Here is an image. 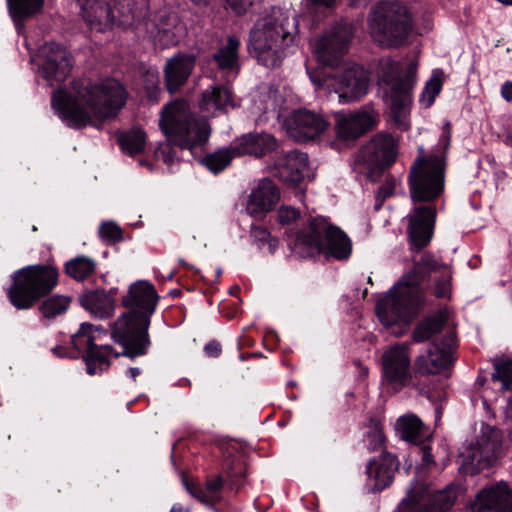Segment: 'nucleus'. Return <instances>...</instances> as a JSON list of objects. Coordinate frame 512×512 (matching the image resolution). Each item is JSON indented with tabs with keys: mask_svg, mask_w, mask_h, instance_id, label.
I'll use <instances>...</instances> for the list:
<instances>
[{
	"mask_svg": "<svg viewBox=\"0 0 512 512\" xmlns=\"http://www.w3.org/2000/svg\"><path fill=\"white\" fill-rule=\"evenodd\" d=\"M352 36V25L341 22L331 27L314 45L318 61L326 68L319 75L310 74V79L316 90L338 93L342 102L361 99L369 88L367 71L358 64L344 61Z\"/></svg>",
	"mask_w": 512,
	"mask_h": 512,
	"instance_id": "f257e3e1",
	"label": "nucleus"
},
{
	"mask_svg": "<svg viewBox=\"0 0 512 512\" xmlns=\"http://www.w3.org/2000/svg\"><path fill=\"white\" fill-rule=\"evenodd\" d=\"M128 93L115 79L96 83L74 82L72 90H57L52 107L70 127L81 128L95 121L115 118L127 101Z\"/></svg>",
	"mask_w": 512,
	"mask_h": 512,
	"instance_id": "f03ea898",
	"label": "nucleus"
},
{
	"mask_svg": "<svg viewBox=\"0 0 512 512\" xmlns=\"http://www.w3.org/2000/svg\"><path fill=\"white\" fill-rule=\"evenodd\" d=\"M444 168L438 156H419L410 168L408 184L414 206L407 216V232L413 249L425 247L432 239L436 210L431 202L444 190Z\"/></svg>",
	"mask_w": 512,
	"mask_h": 512,
	"instance_id": "7ed1b4c3",
	"label": "nucleus"
},
{
	"mask_svg": "<svg viewBox=\"0 0 512 512\" xmlns=\"http://www.w3.org/2000/svg\"><path fill=\"white\" fill-rule=\"evenodd\" d=\"M433 255L425 253L415 263L413 269L404 274L399 282L378 301L376 313L386 326L407 325L419 311L423 302L420 284L431 272L442 268Z\"/></svg>",
	"mask_w": 512,
	"mask_h": 512,
	"instance_id": "20e7f679",
	"label": "nucleus"
},
{
	"mask_svg": "<svg viewBox=\"0 0 512 512\" xmlns=\"http://www.w3.org/2000/svg\"><path fill=\"white\" fill-rule=\"evenodd\" d=\"M297 33L296 12L273 7L251 29L248 47L260 64L274 68L281 63L284 50L295 42Z\"/></svg>",
	"mask_w": 512,
	"mask_h": 512,
	"instance_id": "39448f33",
	"label": "nucleus"
},
{
	"mask_svg": "<svg viewBox=\"0 0 512 512\" xmlns=\"http://www.w3.org/2000/svg\"><path fill=\"white\" fill-rule=\"evenodd\" d=\"M367 30L372 41L383 48H397L407 43L413 20L406 5L396 0L376 3L367 16Z\"/></svg>",
	"mask_w": 512,
	"mask_h": 512,
	"instance_id": "423d86ee",
	"label": "nucleus"
},
{
	"mask_svg": "<svg viewBox=\"0 0 512 512\" xmlns=\"http://www.w3.org/2000/svg\"><path fill=\"white\" fill-rule=\"evenodd\" d=\"M288 245L291 251L301 258L324 253L344 260L352 252L349 237L324 217L309 219L307 225L297 233L293 241H289Z\"/></svg>",
	"mask_w": 512,
	"mask_h": 512,
	"instance_id": "0eeeda50",
	"label": "nucleus"
},
{
	"mask_svg": "<svg viewBox=\"0 0 512 512\" xmlns=\"http://www.w3.org/2000/svg\"><path fill=\"white\" fill-rule=\"evenodd\" d=\"M159 125L169 142L191 152L203 146L211 134L208 121L195 116L185 100L166 104L161 110Z\"/></svg>",
	"mask_w": 512,
	"mask_h": 512,
	"instance_id": "6e6552de",
	"label": "nucleus"
},
{
	"mask_svg": "<svg viewBox=\"0 0 512 512\" xmlns=\"http://www.w3.org/2000/svg\"><path fill=\"white\" fill-rule=\"evenodd\" d=\"M381 80L390 85L387 93L389 118L393 126L401 131L411 127L410 111L412 89L415 85L416 64H410L405 77H400V63L387 59L381 62Z\"/></svg>",
	"mask_w": 512,
	"mask_h": 512,
	"instance_id": "1a4fd4ad",
	"label": "nucleus"
},
{
	"mask_svg": "<svg viewBox=\"0 0 512 512\" xmlns=\"http://www.w3.org/2000/svg\"><path fill=\"white\" fill-rule=\"evenodd\" d=\"M81 16L87 26L94 31L103 32L115 25L127 27L142 16L148 8L147 0H78Z\"/></svg>",
	"mask_w": 512,
	"mask_h": 512,
	"instance_id": "9d476101",
	"label": "nucleus"
},
{
	"mask_svg": "<svg viewBox=\"0 0 512 512\" xmlns=\"http://www.w3.org/2000/svg\"><path fill=\"white\" fill-rule=\"evenodd\" d=\"M59 271L51 264L30 265L12 275L7 295L17 309H29L58 284Z\"/></svg>",
	"mask_w": 512,
	"mask_h": 512,
	"instance_id": "9b49d317",
	"label": "nucleus"
},
{
	"mask_svg": "<svg viewBox=\"0 0 512 512\" xmlns=\"http://www.w3.org/2000/svg\"><path fill=\"white\" fill-rule=\"evenodd\" d=\"M149 326L148 315H138L136 311L124 313L117 318L111 325V337L123 347L121 355L134 359L148 353L151 345Z\"/></svg>",
	"mask_w": 512,
	"mask_h": 512,
	"instance_id": "f8f14e48",
	"label": "nucleus"
},
{
	"mask_svg": "<svg viewBox=\"0 0 512 512\" xmlns=\"http://www.w3.org/2000/svg\"><path fill=\"white\" fill-rule=\"evenodd\" d=\"M107 335V331L101 326H94L84 322L78 331L71 336V344L76 355L85 352L84 360L87 372L90 375L102 373L110 366L111 356L118 357L119 353H113L110 345H96L95 342Z\"/></svg>",
	"mask_w": 512,
	"mask_h": 512,
	"instance_id": "ddd939ff",
	"label": "nucleus"
},
{
	"mask_svg": "<svg viewBox=\"0 0 512 512\" xmlns=\"http://www.w3.org/2000/svg\"><path fill=\"white\" fill-rule=\"evenodd\" d=\"M398 140L389 134H377L367 142L356 156L354 169L373 179L395 162Z\"/></svg>",
	"mask_w": 512,
	"mask_h": 512,
	"instance_id": "4468645a",
	"label": "nucleus"
},
{
	"mask_svg": "<svg viewBox=\"0 0 512 512\" xmlns=\"http://www.w3.org/2000/svg\"><path fill=\"white\" fill-rule=\"evenodd\" d=\"M408 346L396 344L383 353L382 384L393 392L400 391L411 381Z\"/></svg>",
	"mask_w": 512,
	"mask_h": 512,
	"instance_id": "2eb2a0df",
	"label": "nucleus"
},
{
	"mask_svg": "<svg viewBox=\"0 0 512 512\" xmlns=\"http://www.w3.org/2000/svg\"><path fill=\"white\" fill-rule=\"evenodd\" d=\"M500 446L499 430L487 428L475 443H471L462 452L465 472L474 474L489 467L498 457Z\"/></svg>",
	"mask_w": 512,
	"mask_h": 512,
	"instance_id": "dca6fc26",
	"label": "nucleus"
},
{
	"mask_svg": "<svg viewBox=\"0 0 512 512\" xmlns=\"http://www.w3.org/2000/svg\"><path fill=\"white\" fill-rule=\"evenodd\" d=\"M456 347L455 333L449 331L441 341H434L425 352L417 357L416 370L420 374H440L446 371L454 362Z\"/></svg>",
	"mask_w": 512,
	"mask_h": 512,
	"instance_id": "f3484780",
	"label": "nucleus"
},
{
	"mask_svg": "<svg viewBox=\"0 0 512 512\" xmlns=\"http://www.w3.org/2000/svg\"><path fill=\"white\" fill-rule=\"evenodd\" d=\"M288 135L305 142L319 137L328 127V121L319 113L308 109L294 110L284 120Z\"/></svg>",
	"mask_w": 512,
	"mask_h": 512,
	"instance_id": "a211bd4d",
	"label": "nucleus"
},
{
	"mask_svg": "<svg viewBox=\"0 0 512 512\" xmlns=\"http://www.w3.org/2000/svg\"><path fill=\"white\" fill-rule=\"evenodd\" d=\"M43 63L39 68V74L50 85L54 82H62L70 74L72 60L69 52L59 44L46 43L40 49Z\"/></svg>",
	"mask_w": 512,
	"mask_h": 512,
	"instance_id": "6ab92c4d",
	"label": "nucleus"
},
{
	"mask_svg": "<svg viewBox=\"0 0 512 512\" xmlns=\"http://www.w3.org/2000/svg\"><path fill=\"white\" fill-rule=\"evenodd\" d=\"M377 122L378 114L370 108L341 113L337 115L336 132L343 140L355 139L375 127Z\"/></svg>",
	"mask_w": 512,
	"mask_h": 512,
	"instance_id": "aec40b11",
	"label": "nucleus"
},
{
	"mask_svg": "<svg viewBox=\"0 0 512 512\" xmlns=\"http://www.w3.org/2000/svg\"><path fill=\"white\" fill-rule=\"evenodd\" d=\"M472 512H512V490L504 482L482 489L476 496Z\"/></svg>",
	"mask_w": 512,
	"mask_h": 512,
	"instance_id": "412c9836",
	"label": "nucleus"
},
{
	"mask_svg": "<svg viewBox=\"0 0 512 512\" xmlns=\"http://www.w3.org/2000/svg\"><path fill=\"white\" fill-rule=\"evenodd\" d=\"M158 302L156 290L152 284L147 281H137L133 283L126 296L122 299L125 307L134 308L138 315H148L150 319L154 313Z\"/></svg>",
	"mask_w": 512,
	"mask_h": 512,
	"instance_id": "4be33fe9",
	"label": "nucleus"
},
{
	"mask_svg": "<svg viewBox=\"0 0 512 512\" xmlns=\"http://www.w3.org/2000/svg\"><path fill=\"white\" fill-rule=\"evenodd\" d=\"M279 200V190L272 180L264 178L252 189L247 202V212L260 217L269 212Z\"/></svg>",
	"mask_w": 512,
	"mask_h": 512,
	"instance_id": "5701e85b",
	"label": "nucleus"
},
{
	"mask_svg": "<svg viewBox=\"0 0 512 512\" xmlns=\"http://www.w3.org/2000/svg\"><path fill=\"white\" fill-rule=\"evenodd\" d=\"M279 178L288 184L300 183L308 172V156L299 151H291L276 162Z\"/></svg>",
	"mask_w": 512,
	"mask_h": 512,
	"instance_id": "b1692460",
	"label": "nucleus"
},
{
	"mask_svg": "<svg viewBox=\"0 0 512 512\" xmlns=\"http://www.w3.org/2000/svg\"><path fill=\"white\" fill-rule=\"evenodd\" d=\"M233 106V94L226 84H214L207 87L199 100L200 110L211 116H215L218 112H225Z\"/></svg>",
	"mask_w": 512,
	"mask_h": 512,
	"instance_id": "393cba45",
	"label": "nucleus"
},
{
	"mask_svg": "<svg viewBox=\"0 0 512 512\" xmlns=\"http://www.w3.org/2000/svg\"><path fill=\"white\" fill-rule=\"evenodd\" d=\"M399 461L395 455L383 452L378 460H372L367 466V473L374 481V489L383 490L389 486L398 471Z\"/></svg>",
	"mask_w": 512,
	"mask_h": 512,
	"instance_id": "a878e982",
	"label": "nucleus"
},
{
	"mask_svg": "<svg viewBox=\"0 0 512 512\" xmlns=\"http://www.w3.org/2000/svg\"><path fill=\"white\" fill-rule=\"evenodd\" d=\"M237 156L254 155L261 157L276 147V140L267 133L247 134L232 142Z\"/></svg>",
	"mask_w": 512,
	"mask_h": 512,
	"instance_id": "bb28decb",
	"label": "nucleus"
},
{
	"mask_svg": "<svg viewBox=\"0 0 512 512\" xmlns=\"http://www.w3.org/2000/svg\"><path fill=\"white\" fill-rule=\"evenodd\" d=\"M239 48V39L229 36L226 43L213 54L214 62L226 78H235L239 72Z\"/></svg>",
	"mask_w": 512,
	"mask_h": 512,
	"instance_id": "cd10ccee",
	"label": "nucleus"
},
{
	"mask_svg": "<svg viewBox=\"0 0 512 512\" xmlns=\"http://www.w3.org/2000/svg\"><path fill=\"white\" fill-rule=\"evenodd\" d=\"M193 67L194 58L188 55H177L167 61L164 71L170 93L175 92L187 81Z\"/></svg>",
	"mask_w": 512,
	"mask_h": 512,
	"instance_id": "c85d7f7f",
	"label": "nucleus"
},
{
	"mask_svg": "<svg viewBox=\"0 0 512 512\" xmlns=\"http://www.w3.org/2000/svg\"><path fill=\"white\" fill-rule=\"evenodd\" d=\"M157 37L165 45L176 44L184 34V24L175 12L161 11L157 16Z\"/></svg>",
	"mask_w": 512,
	"mask_h": 512,
	"instance_id": "c756f323",
	"label": "nucleus"
},
{
	"mask_svg": "<svg viewBox=\"0 0 512 512\" xmlns=\"http://www.w3.org/2000/svg\"><path fill=\"white\" fill-rule=\"evenodd\" d=\"M395 430L401 439L415 444L430 436L421 419L412 413L400 416L395 423Z\"/></svg>",
	"mask_w": 512,
	"mask_h": 512,
	"instance_id": "7c9ffc66",
	"label": "nucleus"
},
{
	"mask_svg": "<svg viewBox=\"0 0 512 512\" xmlns=\"http://www.w3.org/2000/svg\"><path fill=\"white\" fill-rule=\"evenodd\" d=\"M188 493L205 505H215L222 500L223 479L215 476L206 480L203 486L184 481Z\"/></svg>",
	"mask_w": 512,
	"mask_h": 512,
	"instance_id": "2f4dec72",
	"label": "nucleus"
},
{
	"mask_svg": "<svg viewBox=\"0 0 512 512\" xmlns=\"http://www.w3.org/2000/svg\"><path fill=\"white\" fill-rule=\"evenodd\" d=\"M419 493L426 497V501L433 507L434 512H445L449 510L455 502L457 488L448 485L445 489L431 492L428 488L418 487Z\"/></svg>",
	"mask_w": 512,
	"mask_h": 512,
	"instance_id": "473e14b6",
	"label": "nucleus"
},
{
	"mask_svg": "<svg viewBox=\"0 0 512 512\" xmlns=\"http://www.w3.org/2000/svg\"><path fill=\"white\" fill-rule=\"evenodd\" d=\"M84 305L91 314L100 319L111 317L116 306L115 300L104 291H95L88 295Z\"/></svg>",
	"mask_w": 512,
	"mask_h": 512,
	"instance_id": "72a5a7b5",
	"label": "nucleus"
},
{
	"mask_svg": "<svg viewBox=\"0 0 512 512\" xmlns=\"http://www.w3.org/2000/svg\"><path fill=\"white\" fill-rule=\"evenodd\" d=\"M448 319L447 310H441L437 314L421 322L413 331V340L417 343L430 339L433 335L441 331Z\"/></svg>",
	"mask_w": 512,
	"mask_h": 512,
	"instance_id": "f704fd0d",
	"label": "nucleus"
},
{
	"mask_svg": "<svg viewBox=\"0 0 512 512\" xmlns=\"http://www.w3.org/2000/svg\"><path fill=\"white\" fill-rule=\"evenodd\" d=\"M235 157H237V154L235 153L233 143H231L228 147L206 155L203 158L202 163L211 172L219 173L223 171Z\"/></svg>",
	"mask_w": 512,
	"mask_h": 512,
	"instance_id": "c9c22d12",
	"label": "nucleus"
},
{
	"mask_svg": "<svg viewBox=\"0 0 512 512\" xmlns=\"http://www.w3.org/2000/svg\"><path fill=\"white\" fill-rule=\"evenodd\" d=\"M122 150L133 156L143 151L146 144V135L139 128H133L118 138Z\"/></svg>",
	"mask_w": 512,
	"mask_h": 512,
	"instance_id": "e433bc0d",
	"label": "nucleus"
},
{
	"mask_svg": "<svg viewBox=\"0 0 512 512\" xmlns=\"http://www.w3.org/2000/svg\"><path fill=\"white\" fill-rule=\"evenodd\" d=\"M43 4L44 0H7L9 11L15 22L39 12Z\"/></svg>",
	"mask_w": 512,
	"mask_h": 512,
	"instance_id": "4c0bfd02",
	"label": "nucleus"
},
{
	"mask_svg": "<svg viewBox=\"0 0 512 512\" xmlns=\"http://www.w3.org/2000/svg\"><path fill=\"white\" fill-rule=\"evenodd\" d=\"M66 273L75 280H84L89 277L95 270L94 261L86 256H79L65 265Z\"/></svg>",
	"mask_w": 512,
	"mask_h": 512,
	"instance_id": "58836bf2",
	"label": "nucleus"
},
{
	"mask_svg": "<svg viewBox=\"0 0 512 512\" xmlns=\"http://www.w3.org/2000/svg\"><path fill=\"white\" fill-rule=\"evenodd\" d=\"M71 303V298L66 295H54L42 302L39 307L40 312L45 318H54L67 311Z\"/></svg>",
	"mask_w": 512,
	"mask_h": 512,
	"instance_id": "ea45409f",
	"label": "nucleus"
},
{
	"mask_svg": "<svg viewBox=\"0 0 512 512\" xmlns=\"http://www.w3.org/2000/svg\"><path fill=\"white\" fill-rule=\"evenodd\" d=\"M441 71L435 70L431 78L425 83L423 91L419 98V103L424 108H429L435 101L436 96L442 89Z\"/></svg>",
	"mask_w": 512,
	"mask_h": 512,
	"instance_id": "a19ab883",
	"label": "nucleus"
},
{
	"mask_svg": "<svg viewBox=\"0 0 512 512\" xmlns=\"http://www.w3.org/2000/svg\"><path fill=\"white\" fill-rule=\"evenodd\" d=\"M494 382H500V389L512 392V360L499 361L495 364V372L492 374ZM507 400L512 407V395L507 397Z\"/></svg>",
	"mask_w": 512,
	"mask_h": 512,
	"instance_id": "79ce46f5",
	"label": "nucleus"
},
{
	"mask_svg": "<svg viewBox=\"0 0 512 512\" xmlns=\"http://www.w3.org/2000/svg\"><path fill=\"white\" fill-rule=\"evenodd\" d=\"M365 440L370 451H376L383 446L385 436L383 433V427L378 420L372 419L369 422Z\"/></svg>",
	"mask_w": 512,
	"mask_h": 512,
	"instance_id": "37998d69",
	"label": "nucleus"
},
{
	"mask_svg": "<svg viewBox=\"0 0 512 512\" xmlns=\"http://www.w3.org/2000/svg\"><path fill=\"white\" fill-rule=\"evenodd\" d=\"M259 101L263 103V113L277 112L282 105V95L276 89H269L259 95Z\"/></svg>",
	"mask_w": 512,
	"mask_h": 512,
	"instance_id": "c03bdc74",
	"label": "nucleus"
},
{
	"mask_svg": "<svg viewBox=\"0 0 512 512\" xmlns=\"http://www.w3.org/2000/svg\"><path fill=\"white\" fill-rule=\"evenodd\" d=\"M99 235L102 239L110 242H118L122 240V230L114 222H105L99 228Z\"/></svg>",
	"mask_w": 512,
	"mask_h": 512,
	"instance_id": "a18cd8bd",
	"label": "nucleus"
},
{
	"mask_svg": "<svg viewBox=\"0 0 512 512\" xmlns=\"http://www.w3.org/2000/svg\"><path fill=\"white\" fill-rule=\"evenodd\" d=\"M299 217L300 211L291 206H281L277 211V220L282 225H290Z\"/></svg>",
	"mask_w": 512,
	"mask_h": 512,
	"instance_id": "49530a36",
	"label": "nucleus"
},
{
	"mask_svg": "<svg viewBox=\"0 0 512 512\" xmlns=\"http://www.w3.org/2000/svg\"><path fill=\"white\" fill-rule=\"evenodd\" d=\"M450 275L447 273L436 281L434 295L437 298H447L450 295Z\"/></svg>",
	"mask_w": 512,
	"mask_h": 512,
	"instance_id": "de8ad7c7",
	"label": "nucleus"
},
{
	"mask_svg": "<svg viewBox=\"0 0 512 512\" xmlns=\"http://www.w3.org/2000/svg\"><path fill=\"white\" fill-rule=\"evenodd\" d=\"M399 181L394 177L386 178L385 182L379 187L377 198H381L383 201L385 198L391 196L394 193Z\"/></svg>",
	"mask_w": 512,
	"mask_h": 512,
	"instance_id": "09e8293b",
	"label": "nucleus"
},
{
	"mask_svg": "<svg viewBox=\"0 0 512 512\" xmlns=\"http://www.w3.org/2000/svg\"><path fill=\"white\" fill-rule=\"evenodd\" d=\"M226 3L236 15H243L252 7L254 0H226Z\"/></svg>",
	"mask_w": 512,
	"mask_h": 512,
	"instance_id": "8fccbe9b",
	"label": "nucleus"
},
{
	"mask_svg": "<svg viewBox=\"0 0 512 512\" xmlns=\"http://www.w3.org/2000/svg\"><path fill=\"white\" fill-rule=\"evenodd\" d=\"M420 451L422 454V462L419 469V473H422L423 469H430L432 466H434V461L433 456L431 454V448L428 445L424 444L423 446H421Z\"/></svg>",
	"mask_w": 512,
	"mask_h": 512,
	"instance_id": "3c124183",
	"label": "nucleus"
},
{
	"mask_svg": "<svg viewBox=\"0 0 512 512\" xmlns=\"http://www.w3.org/2000/svg\"><path fill=\"white\" fill-rule=\"evenodd\" d=\"M254 236L259 241H267V242H269V246H270L271 251H273L276 248V246H277V241L275 239L271 238L270 233L266 229H262V228L255 229Z\"/></svg>",
	"mask_w": 512,
	"mask_h": 512,
	"instance_id": "603ef678",
	"label": "nucleus"
},
{
	"mask_svg": "<svg viewBox=\"0 0 512 512\" xmlns=\"http://www.w3.org/2000/svg\"><path fill=\"white\" fill-rule=\"evenodd\" d=\"M52 352L59 357H69L75 358L77 357L75 351L73 349H68L63 346H56L52 349Z\"/></svg>",
	"mask_w": 512,
	"mask_h": 512,
	"instance_id": "864d4df0",
	"label": "nucleus"
},
{
	"mask_svg": "<svg viewBox=\"0 0 512 512\" xmlns=\"http://www.w3.org/2000/svg\"><path fill=\"white\" fill-rule=\"evenodd\" d=\"M204 351L208 356L217 357L221 353V346L213 341L205 345Z\"/></svg>",
	"mask_w": 512,
	"mask_h": 512,
	"instance_id": "5fc2aeb1",
	"label": "nucleus"
},
{
	"mask_svg": "<svg viewBox=\"0 0 512 512\" xmlns=\"http://www.w3.org/2000/svg\"><path fill=\"white\" fill-rule=\"evenodd\" d=\"M501 94L507 101H512V82L508 81L502 85Z\"/></svg>",
	"mask_w": 512,
	"mask_h": 512,
	"instance_id": "6e6d98bb",
	"label": "nucleus"
},
{
	"mask_svg": "<svg viewBox=\"0 0 512 512\" xmlns=\"http://www.w3.org/2000/svg\"><path fill=\"white\" fill-rule=\"evenodd\" d=\"M145 78L149 81L150 85H148L146 88L147 90H150L151 88H155L159 84V78L157 73L155 72H147L145 75Z\"/></svg>",
	"mask_w": 512,
	"mask_h": 512,
	"instance_id": "4d7b16f0",
	"label": "nucleus"
},
{
	"mask_svg": "<svg viewBox=\"0 0 512 512\" xmlns=\"http://www.w3.org/2000/svg\"><path fill=\"white\" fill-rule=\"evenodd\" d=\"M139 374L140 369L137 367H131L126 371V375L133 380H135Z\"/></svg>",
	"mask_w": 512,
	"mask_h": 512,
	"instance_id": "13d9d810",
	"label": "nucleus"
},
{
	"mask_svg": "<svg viewBox=\"0 0 512 512\" xmlns=\"http://www.w3.org/2000/svg\"><path fill=\"white\" fill-rule=\"evenodd\" d=\"M172 148L169 147L168 148V151H163V155H164V162H166L167 164H172L173 161H174V157L171 155L172 153Z\"/></svg>",
	"mask_w": 512,
	"mask_h": 512,
	"instance_id": "bf43d9fd",
	"label": "nucleus"
},
{
	"mask_svg": "<svg viewBox=\"0 0 512 512\" xmlns=\"http://www.w3.org/2000/svg\"><path fill=\"white\" fill-rule=\"evenodd\" d=\"M313 3L324 6H331L335 0H311Z\"/></svg>",
	"mask_w": 512,
	"mask_h": 512,
	"instance_id": "052dcab7",
	"label": "nucleus"
},
{
	"mask_svg": "<svg viewBox=\"0 0 512 512\" xmlns=\"http://www.w3.org/2000/svg\"><path fill=\"white\" fill-rule=\"evenodd\" d=\"M183 511H184V509H183L182 505H181V504H179V503H176V504H174V505L171 507V509H170V511H169V512H183Z\"/></svg>",
	"mask_w": 512,
	"mask_h": 512,
	"instance_id": "680f3d73",
	"label": "nucleus"
},
{
	"mask_svg": "<svg viewBox=\"0 0 512 512\" xmlns=\"http://www.w3.org/2000/svg\"><path fill=\"white\" fill-rule=\"evenodd\" d=\"M444 137L447 141H449L450 138V123H446L444 126Z\"/></svg>",
	"mask_w": 512,
	"mask_h": 512,
	"instance_id": "e2e57ef3",
	"label": "nucleus"
},
{
	"mask_svg": "<svg viewBox=\"0 0 512 512\" xmlns=\"http://www.w3.org/2000/svg\"><path fill=\"white\" fill-rule=\"evenodd\" d=\"M504 5H512V0H497Z\"/></svg>",
	"mask_w": 512,
	"mask_h": 512,
	"instance_id": "0e129e2a",
	"label": "nucleus"
},
{
	"mask_svg": "<svg viewBox=\"0 0 512 512\" xmlns=\"http://www.w3.org/2000/svg\"><path fill=\"white\" fill-rule=\"evenodd\" d=\"M192 1L195 3H198V4L206 2V0H192Z\"/></svg>",
	"mask_w": 512,
	"mask_h": 512,
	"instance_id": "69168bd1",
	"label": "nucleus"
},
{
	"mask_svg": "<svg viewBox=\"0 0 512 512\" xmlns=\"http://www.w3.org/2000/svg\"><path fill=\"white\" fill-rule=\"evenodd\" d=\"M360 0H352L353 4H356L357 2H359Z\"/></svg>",
	"mask_w": 512,
	"mask_h": 512,
	"instance_id": "338daca9",
	"label": "nucleus"
}]
</instances>
